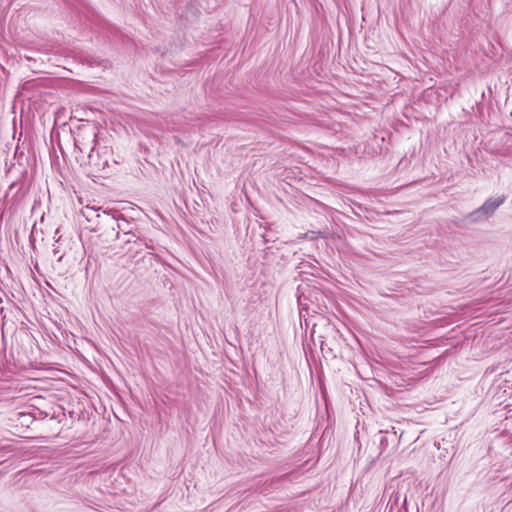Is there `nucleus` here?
I'll return each mask as SVG.
<instances>
[{
    "instance_id": "7",
    "label": "nucleus",
    "mask_w": 512,
    "mask_h": 512,
    "mask_svg": "<svg viewBox=\"0 0 512 512\" xmlns=\"http://www.w3.org/2000/svg\"><path fill=\"white\" fill-rule=\"evenodd\" d=\"M52 253H53V255H54L55 257H56V256L58 257V258H57V260H58V261H61V260H62V255H60V250H59V248H58V247H54V248H53V250H52Z\"/></svg>"
},
{
    "instance_id": "3",
    "label": "nucleus",
    "mask_w": 512,
    "mask_h": 512,
    "mask_svg": "<svg viewBox=\"0 0 512 512\" xmlns=\"http://www.w3.org/2000/svg\"><path fill=\"white\" fill-rule=\"evenodd\" d=\"M87 165L91 173H108L110 169L108 151L99 152L92 147L87 155Z\"/></svg>"
},
{
    "instance_id": "4",
    "label": "nucleus",
    "mask_w": 512,
    "mask_h": 512,
    "mask_svg": "<svg viewBox=\"0 0 512 512\" xmlns=\"http://www.w3.org/2000/svg\"><path fill=\"white\" fill-rule=\"evenodd\" d=\"M123 237V242L125 244L134 243L137 244L138 246H144L148 249H153L152 240L140 237L133 230L131 232L123 234Z\"/></svg>"
},
{
    "instance_id": "2",
    "label": "nucleus",
    "mask_w": 512,
    "mask_h": 512,
    "mask_svg": "<svg viewBox=\"0 0 512 512\" xmlns=\"http://www.w3.org/2000/svg\"><path fill=\"white\" fill-rule=\"evenodd\" d=\"M505 200V195L488 198L479 208L475 209L466 216V221L471 224H476L488 220L505 202Z\"/></svg>"
},
{
    "instance_id": "9",
    "label": "nucleus",
    "mask_w": 512,
    "mask_h": 512,
    "mask_svg": "<svg viewBox=\"0 0 512 512\" xmlns=\"http://www.w3.org/2000/svg\"><path fill=\"white\" fill-rule=\"evenodd\" d=\"M93 143L96 142V139H95V135L93 136V140H92Z\"/></svg>"
},
{
    "instance_id": "6",
    "label": "nucleus",
    "mask_w": 512,
    "mask_h": 512,
    "mask_svg": "<svg viewBox=\"0 0 512 512\" xmlns=\"http://www.w3.org/2000/svg\"><path fill=\"white\" fill-rule=\"evenodd\" d=\"M379 445L381 452L388 446V436L383 431L379 432Z\"/></svg>"
},
{
    "instance_id": "1",
    "label": "nucleus",
    "mask_w": 512,
    "mask_h": 512,
    "mask_svg": "<svg viewBox=\"0 0 512 512\" xmlns=\"http://www.w3.org/2000/svg\"><path fill=\"white\" fill-rule=\"evenodd\" d=\"M99 229H104L106 240L120 239V233L125 234L133 230V223L129 222L118 210L103 211L97 214Z\"/></svg>"
},
{
    "instance_id": "5",
    "label": "nucleus",
    "mask_w": 512,
    "mask_h": 512,
    "mask_svg": "<svg viewBox=\"0 0 512 512\" xmlns=\"http://www.w3.org/2000/svg\"><path fill=\"white\" fill-rule=\"evenodd\" d=\"M82 214L86 218V220L90 222L92 221L94 215L97 217L98 213L95 208L86 206L84 209H82Z\"/></svg>"
},
{
    "instance_id": "8",
    "label": "nucleus",
    "mask_w": 512,
    "mask_h": 512,
    "mask_svg": "<svg viewBox=\"0 0 512 512\" xmlns=\"http://www.w3.org/2000/svg\"><path fill=\"white\" fill-rule=\"evenodd\" d=\"M75 147L79 149L80 153H84V150L86 149L80 146V142L78 140H75Z\"/></svg>"
}]
</instances>
